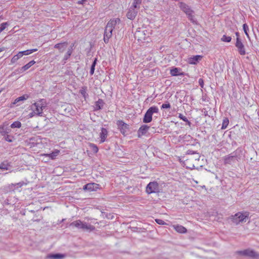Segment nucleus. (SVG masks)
<instances>
[{"label": "nucleus", "mask_w": 259, "mask_h": 259, "mask_svg": "<svg viewBox=\"0 0 259 259\" xmlns=\"http://www.w3.org/2000/svg\"><path fill=\"white\" fill-rule=\"evenodd\" d=\"M123 27V24L120 19L118 18H115L110 19L107 23L105 27L104 34V41L107 44L109 41V38L112 36V32L114 30L119 31Z\"/></svg>", "instance_id": "1"}, {"label": "nucleus", "mask_w": 259, "mask_h": 259, "mask_svg": "<svg viewBox=\"0 0 259 259\" xmlns=\"http://www.w3.org/2000/svg\"><path fill=\"white\" fill-rule=\"evenodd\" d=\"M152 30L150 28H140L135 32V37L140 43L148 42Z\"/></svg>", "instance_id": "2"}, {"label": "nucleus", "mask_w": 259, "mask_h": 259, "mask_svg": "<svg viewBox=\"0 0 259 259\" xmlns=\"http://www.w3.org/2000/svg\"><path fill=\"white\" fill-rule=\"evenodd\" d=\"M249 213L247 211L238 212L231 217L233 223L238 225L240 223L246 222L248 219Z\"/></svg>", "instance_id": "3"}, {"label": "nucleus", "mask_w": 259, "mask_h": 259, "mask_svg": "<svg viewBox=\"0 0 259 259\" xmlns=\"http://www.w3.org/2000/svg\"><path fill=\"white\" fill-rule=\"evenodd\" d=\"M46 106V101L42 99L34 103L31 106V108L34 111V114L38 115H41Z\"/></svg>", "instance_id": "4"}, {"label": "nucleus", "mask_w": 259, "mask_h": 259, "mask_svg": "<svg viewBox=\"0 0 259 259\" xmlns=\"http://www.w3.org/2000/svg\"><path fill=\"white\" fill-rule=\"evenodd\" d=\"M70 226H74L79 229H82L90 231H93L95 229V227L93 226L88 224L85 222H82L80 220L74 221L70 224Z\"/></svg>", "instance_id": "5"}, {"label": "nucleus", "mask_w": 259, "mask_h": 259, "mask_svg": "<svg viewBox=\"0 0 259 259\" xmlns=\"http://www.w3.org/2000/svg\"><path fill=\"white\" fill-rule=\"evenodd\" d=\"M159 112L158 108L156 106H152L150 107L145 114L143 118V122L144 123H149L152 120V115L154 113H158Z\"/></svg>", "instance_id": "6"}, {"label": "nucleus", "mask_w": 259, "mask_h": 259, "mask_svg": "<svg viewBox=\"0 0 259 259\" xmlns=\"http://www.w3.org/2000/svg\"><path fill=\"white\" fill-rule=\"evenodd\" d=\"M179 6L181 10L188 15L189 19L193 22H195L193 15V12L190 9L188 6L183 3H180Z\"/></svg>", "instance_id": "7"}, {"label": "nucleus", "mask_w": 259, "mask_h": 259, "mask_svg": "<svg viewBox=\"0 0 259 259\" xmlns=\"http://www.w3.org/2000/svg\"><path fill=\"white\" fill-rule=\"evenodd\" d=\"M146 191L148 194L157 193L159 191V187L157 182H150L146 187Z\"/></svg>", "instance_id": "8"}, {"label": "nucleus", "mask_w": 259, "mask_h": 259, "mask_svg": "<svg viewBox=\"0 0 259 259\" xmlns=\"http://www.w3.org/2000/svg\"><path fill=\"white\" fill-rule=\"evenodd\" d=\"M239 253L246 256H249L251 257L255 258L256 259H259V254H257V252H255L253 250L251 249H246L243 251H239Z\"/></svg>", "instance_id": "9"}, {"label": "nucleus", "mask_w": 259, "mask_h": 259, "mask_svg": "<svg viewBox=\"0 0 259 259\" xmlns=\"http://www.w3.org/2000/svg\"><path fill=\"white\" fill-rule=\"evenodd\" d=\"M235 46L237 48L239 53L241 55H244L246 54L245 49L244 45L242 42L241 40L237 37L236 38V42L235 44Z\"/></svg>", "instance_id": "10"}, {"label": "nucleus", "mask_w": 259, "mask_h": 259, "mask_svg": "<svg viewBox=\"0 0 259 259\" xmlns=\"http://www.w3.org/2000/svg\"><path fill=\"white\" fill-rule=\"evenodd\" d=\"M117 125L118 128H119L121 133L123 135H125L127 133L128 125L127 124L125 123L122 120L117 121Z\"/></svg>", "instance_id": "11"}, {"label": "nucleus", "mask_w": 259, "mask_h": 259, "mask_svg": "<svg viewBox=\"0 0 259 259\" xmlns=\"http://www.w3.org/2000/svg\"><path fill=\"white\" fill-rule=\"evenodd\" d=\"M99 185L96 183H89L83 186V189L89 191H94L99 189Z\"/></svg>", "instance_id": "12"}, {"label": "nucleus", "mask_w": 259, "mask_h": 259, "mask_svg": "<svg viewBox=\"0 0 259 259\" xmlns=\"http://www.w3.org/2000/svg\"><path fill=\"white\" fill-rule=\"evenodd\" d=\"M202 58V56L196 55L187 58V62L190 64H196Z\"/></svg>", "instance_id": "13"}, {"label": "nucleus", "mask_w": 259, "mask_h": 259, "mask_svg": "<svg viewBox=\"0 0 259 259\" xmlns=\"http://www.w3.org/2000/svg\"><path fill=\"white\" fill-rule=\"evenodd\" d=\"M37 143V147L38 149H43L46 147L48 143V139L46 138H41L38 137Z\"/></svg>", "instance_id": "14"}, {"label": "nucleus", "mask_w": 259, "mask_h": 259, "mask_svg": "<svg viewBox=\"0 0 259 259\" xmlns=\"http://www.w3.org/2000/svg\"><path fill=\"white\" fill-rule=\"evenodd\" d=\"M60 153V151L57 149L54 150L50 154H41L40 156L48 157L50 159L54 160L56 159V157Z\"/></svg>", "instance_id": "15"}, {"label": "nucleus", "mask_w": 259, "mask_h": 259, "mask_svg": "<svg viewBox=\"0 0 259 259\" xmlns=\"http://www.w3.org/2000/svg\"><path fill=\"white\" fill-rule=\"evenodd\" d=\"M138 11L137 9L130 7L126 14L127 18L130 20L134 19L137 14Z\"/></svg>", "instance_id": "16"}, {"label": "nucleus", "mask_w": 259, "mask_h": 259, "mask_svg": "<svg viewBox=\"0 0 259 259\" xmlns=\"http://www.w3.org/2000/svg\"><path fill=\"white\" fill-rule=\"evenodd\" d=\"M100 139V143L104 142L108 136V131L105 128H101V132L99 135Z\"/></svg>", "instance_id": "17"}, {"label": "nucleus", "mask_w": 259, "mask_h": 259, "mask_svg": "<svg viewBox=\"0 0 259 259\" xmlns=\"http://www.w3.org/2000/svg\"><path fill=\"white\" fill-rule=\"evenodd\" d=\"M150 127L147 125L144 124L142 125L139 129L138 132V137H140L146 134L147 131L149 130Z\"/></svg>", "instance_id": "18"}, {"label": "nucleus", "mask_w": 259, "mask_h": 259, "mask_svg": "<svg viewBox=\"0 0 259 259\" xmlns=\"http://www.w3.org/2000/svg\"><path fill=\"white\" fill-rule=\"evenodd\" d=\"M236 158V155L233 153L225 156L223 159L225 164H230L233 162Z\"/></svg>", "instance_id": "19"}, {"label": "nucleus", "mask_w": 259, "mask_h": 259, "mask_svg": "<svg viewBox=\"0 0 259 259\" xmlns=\"http://www.w3.org/2000/svg\"><path fill=\"white\" fill-rule=\"evenodd\" d=\"M38 137H35L29 139L27 143V145L30 148H35L37 147V139Z\"/></svg>", "instance_id": "20"}, {"label": "nucleus", "mask_w": 259, "mask_h": 259, "mask_svg": "<svg viewBox=\"0 0 259 259\" xmlns=\"http://www.w3.org/2000/svg\"><path fill=\"white\" fill-rule=\"evenodd\" d=\"M10 132L11 129L6 124H3L0 127V133L3 136L8 134Z\"/></svg>", "instance_id": "21"}, {"label": "nucleus", "mask_w": 259, "mask_h": 259, "mask_svg": "<svg viewBox=\"0 0 259 259\" xmlns=\"http://www.w3.org/2000/svg\"><path fill=\"white\" fill-rule=\"evenodd\" d=\"M67 46V43L62 42L55 45L54 48L59 49L61 52H63L66 49Z\"/></svg>", "instance_id": "22"}, {"label": "nucleus", "mask_w": 259, "mask_h": 259, "mask_svg": "<svg viewBox=\"0 0 259 259\" xmlns=\"http://www.w3.org/2000/svg\"><path fill=\"white\" fill-rule=\"evenodd\" d=\"M28 96L27 95H24L22 96L19 97L17 98H16L14 101L12 103L13 105H16L21 101H24V100H26L27 99H28Z\"/></svg>", "instance_id": "23"}, {"label": "nucleus", "mask_w": 259, "mask_h": 259, "mask_svg": "<svg viewBox=\"0 0 259 259\" xmlns=\"http://www.w3.org/2000/svg\"><path fill=\"white\" fill-rule=\"evenodd\" d=\"M35 63V61L34 60H32L28 62L27 64L23 66L21 69V70L22 72L25 71L26 70H28L29 68H30L32 65H33Z\"/></svg>", "instance_id": "24"}, {"label": "nucleus", "mask_w": 259, "mask_h": 259, "mask_svg": "<svg viewBox=\"0 0 259 259\" xmlns=\"http://www.w3.org/2000/svg\"><path fill=\"white\" fill-rule=\"evenodd\" d=\"M174 228L177 232L180 233H184L187 231V229L181 225H175L174 226Z\"/></svg>", "instance_id": "25"}, {"label": "nucleus", "mask_w": 259, "mask_h": 259, "mask_svg": "<svg viewBox=\"0 0 259 259\" xmlns=\"http://www.w3.org/2000/svg\"><path fill=\"white\" fill-rule=\"evenodd\" d=\"M64 255L57 253L55 254H49L47 256L48 258H51V259H61L62 258L64 257Z\"/></svg>", "instance_id": "26"}, {"label": "nucleus", "mask_w": 259, "mask_h": 259, "mask_svg": "<svg viewBox=\"0 0 259 259\" xmlns=\"http://www.w3.org/2000/svg\"><path fill=\"white\" fill-rule=\"evenodd\" d=\"M142 3V1L140 0H134L132 6L131 7L135 9L139 10L140 8V5Z\"/></svg>", "instance_id": "27"}, {"label": "nucleus", "mask_w": 259, "mask_h": 259, "mask_svg": "<svg viewBox=\"0 0 259 259\" xmlns=\"http://www.w3.org/2000/svg\"><path fill=\"white\" fill-rule=\"evenodd\" d=\"M103 106V101L101 99H99L95 103V109L100 110Z\"/></svg>", "instance_id": "28"}, {"label": "nucleus", "mask_w": 259, "mask_h": 259, "mask_svg": "<svg viewBox=\"0 0 259 259\" xmlns=\"http://www.w3.org/2000/svg\"><path fill=\"white\" fill-rule=\"evenodd\" d=\"M180 71V70L178 68H174L170 70V73L172 76L180 75L182 74Z\"/></svg>", "instance_id": "29"}, {"label": "nucleus", "mask_w": 259, "mask_h": 259, "mask_svg": "<svg viewBox=\"0 0 259 259\" xmlns=\"http://www.w3.org/2000/svg\"><path fill=\"white\" fill-rule=\"evenodd\" d=\"M9 167L10 164L7 161L2 162L0 164V168L3 170H8L9 169Z\"/></svg>", "instance_id": "30"}, {"label": "nucleus", "mask_w": 259, "mask_h": 259, "mask_svg": "<svg viewBox=\"0 0 259 259\" xmlns=\"http://www.w3.org/2000/svg\"><path fill=\"white\" fill-rule=\"evenodd\" d=\"M89 146L90 149L93 151L94 153H96L98 151V147L93 143H89Z\"/></svg>", "instance_id": "31"}, {"label": "nucleus", "mask_w": 259, "mask_h": 259, "mask_svg": "<svg viewBox=\"0 0 259 259\" xmlns=\"http://www.w3.org/2000/svg\"><path fill=\"white\" fill-rule=\"evenodd\" d=\"M37 51V49H33L30 50H27L25 51H22L23 55L27 56L32 54L33 52H35Z\"/></svg>", "instance_id": "32"}, {"label": "nucleus", "mask_w": 259, "mask_h": 259, "mask_svg": "<svg viewBox=\"0 0 259 259\" xmlns=\"http://www.w3.org/2000/svg\"><path fill=\"white\" fill-rule=\"evenodd\" d=\"M243 29L245 35H246L247 37L249 39V35L248 33V31H249V28L248 25L246 23L243 25Z\"/></svg>", "instance_id": "33"}, {"label": "nucleus", "mask_w": 259, "mask_h": 259, "mask_svg": "<svg viewBox=\"0 0 259 259\" xmlns=\"http://www.w3.org/2000/svg\"><path fill=\"white\" fill-rule=\"evenodd\" d=\"M232 38L231 36L224 35L221 38V40L224 42H229L231 41Z\"/></svg>", "instance_id": "34"}, {"label": "nucleus", "mask_w": 259, "mask_h": 259, "mask_svg": "<svg viewBox=\"0 0 259 259\" xmlns=\"http://www.w3.org/2000/svg\"><path fill=\"white\" fill-rule=\"evenodd\" d=\"M87 87H83L81 88V89H80L79 92L81 94V95L84 98H85L88 95L87 93Z\"/></svg>", "instance_id": "35"}, {"label": "nucleus", "mask_w": 259, "mask_h": 259, "mask_svg": "<svg viewBox=\"0 0 259 259\" xmlns=\"http://www.w3.org/2000/svg\"><path fill=\"white\" fill-rule=\"evenodd\" d=\"M21 126V123L20 121H16L14 122L11 125L12 128H20Z\"/></svg>", "instance_id": "36"}, {"label": "nucleus", "mask_w": 259, "mask_h": 259, "mask_svg": "<svg viewBox=\"0 0 259 259\" xmlns=\"http://www.w3.org/2000/svg\"><path fill=\"white\" fill-rule=\"evenodd\" d=\"M97 59L96 58H95L92 66H91V70H90V74L91 75H93L94 73L95 68V66H96V63H97Z\"/></svg>", "instance_id": "37"}, {"label": "nucleus", "mask_w": 259, "mask_h": 259, "mask_svg": "<svg viewBox=\"0 0 259 259\" xmlns=\"http://www.w3.org/2000/svg\"><path fill=\"white\" fill-rule=\"evenodd\" d=\"M9 25V23L8 22H4L2 23L0 25V33L4 30Z\"/></svg>", "instance_id": "38"}, {"label": "nucleus", "mask_w": 259, "mask_h": 259, "mask_svg": "<svg viewBox=\"0 0 259 259\" xmlns=\"http://www.w3.org/2000/svg\"><path fill=\"white\" fill-rule=\"evenodd\" d=\"M179 117L182 120L186 122L190 125V122L188 120L187 118L181 113L179 114Z\"/></svg>", "instance_id": "39"}, {"label": "nucleus", "mask_w": 259, "mask_h": 259, "mask_svg": "<svg viewBox=\"0 0 259 259\" xmlns=\"http://www.w3.org/2000/svg\"><path fill=\"white\" fill-rule=\"evenodd\" d=\"M228 124H229V120L227 118L224 119L223 121L222 128V129L226 128Z\"/></svg>", "instance_id": "40"}, {"label": "nucleus", "mask_w": 259, "mask_h": 259, "mask_svg": "<svg viewBox=\"0 0 259 259\" xmlns=\"http://www.w3.org/2000/svg\"><path fill=\"white\" fill-rule=\"evenodd\" d=\"M187 153L188 154H195V158L196 160L199 159V155L198 153H196L194 151H188Z\"/></svg>", "instance_id": "41"}, {"label": "nucleus", "mask_w": 259, "mask_h": 259, "mask_svg": "<svg viewBox=\"0 0 259 259\" xmlns=\"http://www.w3.org/2000/svg\"><path fill=\"white\" fill-rule=\"evenodd\" d=\"M4 136H5V139L6 141H7L9 142H12L13 141V138H12V137L10 136V135H8V134H7Z\"/></svg>", "instance_id": "42"}, {"label": "nucleus", "mask_w": 259, "mask_h": 259, "mask_svg": "<svg viewBox=\"0 0 259 259\" xmlns=\"http://www.w3.org/2000/svg\"><path fill=\"white\" fill-rule=\"evenodd\" d=\"M161 108V109H169L170 108V105L168 103L163 104Z\"/></svg>", "instance_id": "43"}, {"label": "nucleus", "mask_w": 259, "mask_h": 259, "mask_svg": "<svg viewBox=\"0 0 259 259\" xmlns=\"http://www.w3.org/2000/svg\"><path fill=\"white\" fill-rule=\"evenodd\" d=\"M19 60V59L17 57L16 55H15L14 56L11 60V64H14L15 63H16L18 60Z\"/></svg>", "instance_id": "44"}, {"label": "nucleus", "mask_w": 259, "mask_h": 259, "mask_svg": "<svg viewBox=\"0 0 259 259\" xmlns=\"http://www.w3.org/2000/svg\"><path fill=\"white\" fill-rule=\"evenodd\" d=\"M72 53V52L70 50H68L66 53V54L65 55V59L67 60L69 58V57H70V56L71 55Z\"/></svg>", "instance_id": "45"}, {"label": "nucleus", "mask_w": 259, "mask_h": 259, "mask_svg": "<svg viewBox=\"0 0 259 259\" xmlns=\"http://www.w3.org/2000/svg\"><path fill=\"white\" fill-rule=\"evenodd\" d=\"M156 222L159 225H164L165 224V223L161 219H156L155 220Z\"/></svg>", "instance_id": "46"}, {"label": "nucleus", "mask_w": 259, "mask_h": 259, "mask_svg": "<svg viewBox=\"0 0 259 259\" xmlns=\"http://www.w3.org/2000/svg\"><path fill=\"white\" fill-rule=\"evenodd\" d=\"M198 82L200 87L203 88L204 85L203 80L202 78H199L198 80Z\"/></svg>", "instance_id": "47"}, {"label": "nucleus", "mask_w": 259, "mask_h": 259, "mask_svg": "<svg viewBox=\"0 0 259 259\" xmlns=\"http://www.w3.org/2000/svg\"><path fill=\"white\" fill-rule=\"evenodd\" d=\"M16 55L19 59L24 56L22 51L19 52Z\"/></svg>", "instance_id": "48"}, {"label": "nucleus", "mask_w": 259, "mask_h": 259, "mask_svg": "<svg viewBox=\"0 0 259 259\" xmlns=\"http://www.w3.org/2000/svg\"><path fill=\"white\" fill-rule=\"evenodd\" d=\"M87 0H80V1H78L77 2V4H79V5H82L84 3V2L86 1Z\"/></svg>", "instance_id": "49"}, {"label": "nucleus", "mask_w": 259, "mask_h": 259, "mask_svg": "<svg viewBox=\"0 0 259 259\" xmlns=\"http://www.w3.org/2000/svg\"><path fill=\"white\" fill-rule=\"evenodd\" d=\"M34 114H35L34 113V111H33V112L32 113H29V116L30 117H32L34 116Z\"/></svg>", "instance_id": "50"}, {"label": "nucleus", "mask_w": 259, "mask_h": 259, "mask_svg": "<svg viewBox=\"0 0 259 259\" xmlns=\"http://www.w3.org/2000/svg\"><path fill=\"white\" fill-rule=\"evenodd\" d=\"M23 184H24L23 183H19L17 184V185H18L19 187H21Z\"/></svg>", "instance_id": "51"}, {"label": "nucleus", "mask_w": 259, "mask_h": 259, "mask_svg": "<svg viewBox=\"0 0 259 259\" xmlns=\"http://www.w3.org/2000/svg\"><path fill=\"white\" fill-rule=\"evenodd\" d=\"M5 49L4 48H0V53L5 51Z\"/></svg>", "instance_id": "52"}, {"label": "nucleus", "mask_w": 259, "mask_h": 259, "mask_svg": "<svg viewBox=\"0 0 259 259\" xmlns=\"http://www.w3.org/2000/svg\"><path fill=\"white\" fill-rule=\"evenodd\" d=\"M3 19V15L0 13V21Z\"/></svg>", "instance_id": "53"}, {"label": "nucleus", "mask_w": 259, "mask_h": 259, "mask_svg": "<svg viewBox=\"0 0 259 259\" xmlns=\"http://www.w3.org/2000/svg\"><path fill=\"white\" fill-rule=\"evenodd\" d=\"M235 34H236L237 37H238L239 38V33L238 32H236L235 33Z\"/></svg>", "instance_id": "54"}]
</instances>
